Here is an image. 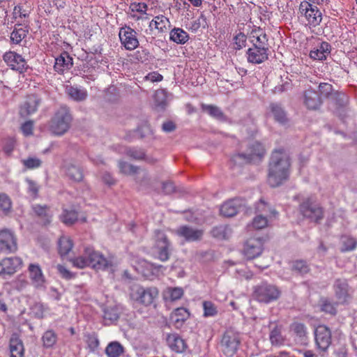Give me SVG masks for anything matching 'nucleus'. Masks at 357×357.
Masks as SVG:
<instances>
[{"mask_svg": "<svg viewBox=\"0 0 357 357\" xmlns=\"http://www.w3.org/2000/svg\"><path fill=\"white\" fill-rule=\"evenodd\" d=\"M290 165L289 156L283 148L272 152L268 174V183L271 187H278L288 179Z\"/></svg>", "mask_w": 357, "mask_h": 357, "instance_id": "nucleus-1", "label": "nucleus"}, {"mask_svg": "<svg viewBox=\"0 0 357 357\" xmlns=\"http://www.w3.org/2000/svg\"><path fill=\"white\" fill-rule=\"evenodd\" d=\"M73 266L84 268L91 266L96 271H107L112 268L113 264L112 260L104 257L102 254L94 250L93 248H84L82 255L72 259Z\"/></svg>", "mask_w": 357, "mask_h": 357, "instance_id": "nucleus-2", "label": "nucleus"}, {"mask_svg": "<svg viewBox=\"0 0 357 357\" xmlns=\"http://www.w3.org/2000/svg\"><path fill=\"white\" fill-rule=\"evenodd\" d=\"M72 121L69 109L61 106L51 120L50 128L56 135H62L68 131Z\"/></svg>", "mask_w": 357, "mask_h": 357, "instance_id": "nucleus-3", "label": "nucleus"}, {"mask_svg": "<svg viewBox=\"0 0 357 357\" xmlns=\"http://www.w3.org/2000/svg\"><path fill=\"white\" fill-rule=\"evenodd\" d=\"M241 342V340L238 332L231 328L227 329L220 341V349L225 356L232 357L238 350Z\"/></svg>", "mask_w": 357, "mask_h": 357, "instance_id": "nucleus-4", "label": "nucleus"}, {"mask_svg": "<svg viewBox=\"0 0 357 357\" xmlns=\"http://www.w3.org/2000/svg\"><path fill=\"white\" fill-rule=\"evenodd\" d=\"M299 210L304 218L315 223H319L324 217V208L312 197L301 203Z\"/></svg>", "mask_w": 357, "mask_h": 357, "instance_id": "nucleus-5", "label": "nucleus"}, {"mask_svg": "<svg viewBox=\"0 0 357 357\" xmlns=\"http://www.w3.org/2000/svg\"><path fill=\"white\" fill-rule=\"evenodd\" d=\"M281 295L280 289L272 284L261 282L254 287L253 298L260 303H269L277 301Z\"/></svg>", "mask_w": 357, "mask_h": 357, "instance_id": "nucleus-6", "label": "nucleus"}, {"mask_svg": "<svg viewBox=\"0 0 357 357\" xmlns=\"http://www.w3.org/2000/svg\"><path fill=\"white\" fill-rule=\"evenodd\" d=\"M158 296V290L156 287L144 288L143 287L135 284L130 287V298L145 306L153 303L154 299Z\"/></svg>", "mask_w": 357, "mask_h": 357, "instance_id": "nucleus-7", "label": "nucleus"}, {"mask_svg": "<svg viewBox=\"0 0 357 357\" xmlns=\"http://www.w3.org/2000/svg\"><path fill=\"white\" fill-rule=\"evenodd\" d=\"M153 248L157 255V258L159 260L166 261L169 259L172 245L167 235L164 232L161 231H156L155 232V244Z\"/></svg>", "mask_w": 357, "mask_h": 357, "instance_id": "nucleus-8", "label": "nucleus"}, {"mask_svg": "<svg viewBox=\"0 0 357 357\" xmlns=\"http://www.w3.org/2000/svg\"><path fill=\"white\" fill-rule=\"evenodd\" d=\"M299 11L312 26H317L322 20V14L317 6L307 1H303L300 4Z\"/></svg>", "mask_w": 357, "mask_h": 357, "instance_id": "nucleus-9", "label": "nucleus"}, {"mask_svg": "<svg viewBox=\"0 0 357 357\" xmlns=\"http://www.w3.org/2000/svg\"><path fill=\"white\" fill-rule=\"evenodd\" d=\"M314 340L317 349L326 352L332 342L331 329L325 325H319L314 330Z\"/></svg>", "mask_w": 357, "mask_h": 357, "instance_id": "nucleus-10", "label": "nucleus"}, {"mask_svg": "<svg viewBox=\"0 0 357 357\" xmlns=\"http://www.w3.org/2000/svg\"><path fill=\"white\" fill-rule=\"evenodd\" d=\"M137 32L128 26L125 25L119 29V37L121 45L126 50H134L139 46Z\"/></svg>", "mask_w": 357, "mask_h": 357, "instance_id": "nucleus-11", "label": "nucleus"}, {"mask_svg": "<svg viewBox=\"0 0 357 357\" xmlns=\"http://www.w3.org/2000/svg\"><path fill=\"white\" fill-rule=\"evenodd\" d=\"M265 154V149L262 144L259 142H252L249 144L246 152L241 153L238 157L245 160L247 162H252L260 160Z\"/></svg>", "mask_w": 357, "mask_h": 357, "instance_id": "nucleus-12", "label": "nucleus"}, {"mask_svg": "<svg viewBox=\"0 0 357 357\" xmlns=\"http://www.w3.org/2000/svg\"><path fill=\"white\" fill-rule=\"evenodd\" d=\"M17 249L16 238L8 229L0 231V252L6 254L14 252Z\"/></svg>", "mask_w": 357, "mask_h": 357, "instance_id": "nucleus-13", "label": "nucleus"}, {"mask_svg": "<svg viewBox=\"0 0 357 357\" xmlns=\"http://www.w3.org/2000/svg\"><path fill=\"white\" fill-rule=\"evenodd\" d=\"M245 200L234 198L225 202L220 208V213L225 217H233L245 208Z\"/></svg>", "mask_w": 357, "mask_h": 357, "instance_id": "nucleus-14", "label": "nucleus"}, {"mask_svg": "<svg viewBox=\"0 0 357 357\" xmlns=\"http://www.w3.org/2000/svg\"><path fill=\"white\" fill-rule=\"evenodd\" d=\"M3 58L11 69L19 71L20 73L24 72L27 68L25 59L20 54L15 52L5 53Z\"/></svg>", "mask_w": 357, "mask_h": 357, "instance_id": "nucleus-15", "label": "nucleus"}, {"mask_svg": "<svg viewBox=\"0 0 357 357\" xmlns=\"http://www.w3.org/2000/svg\"><path fill=\"white\" fill-rule=\"evenodd\" d=\"M176 234L184 238L188 242H195L202 239L204 230L188 225H183L176 230Z\"/></svg>", "mask_w": 357, "mask_h": 357, "instance_id": "nucleus-16", "label": "nucleus"}, {"mask_svg": "<svg viewBox=\"0 0 357 357\" xmlns=\"http://www.w3.org/2000/svg\"><path fill=\"white\" fill-rule=\"evenodd\" d=\"M22 264L20 257H7L0 261V275L5 277L6 275H13Z\"/></svg>", "mask_w": 357, "mask_h": 357, "instance_id": "nucleus-17", "label": "nucleus"}, {"mask_svg": "<svg viewBox=\"0 0 357 357\" xmlns=\"http://www.w3.org/2000/svg\"><path fill=\"white\" fill-rule=\"evenodd\" d=\"M323 101L317 91L310 88L303 93V104L310 110H317L322 105Z\"/></svg>", "mask_w": 357, "mask_h": 357, "instance_id": "nucleus-18", "label": "nucleus"}, {"mask_svg": "<svg viewBox=\"0 0 357 357\" xmlns=\"http://www.w3.org/2000/svg\"><path fill=\"white\" fill-rule=\"evenodd\" d=\"M41 102V98L36 94L28 96L20 108V115L25 117L35 113L38 110Z\"/></svg>", "mask_w": 357, "mask_h": 357, "instance_id": "nucleus-19", "label": "nucleus"}, {"mask_svg": "<svg viewBox=\"0 0 357 357\" xmlns=\"http://www.w3.org/2000/svg\"><path fill=\"white\" fill-rule=\"evenodd\" d=\"M264 242L261 238H250L244 246V254L248 259H254L262 252Z\"/></svg>", "mask_w": 357, "mask_h": 357, "instance_id": "nucleus-20", "label": "nucleus"}, {"mask_svg": "<svg viewBox=\"0 0 357 357\" xmlns=\"http://www.w3.org/2000/svg\"><path fill=\"white\" fill-rule=\"evenodd\" d=\"M63 171L66 176L75 182H81L84 178L82 167L75 162H67L63 165Z\"/></svg>", "mask_w": 357, "mask_h": 357, "instance_id": "nucleus-21", "label": "nucleus"}, {"mask_svg": "<svg viewBox=\"0 0 357 357\" xmlns=\"http://www.w3.org/2000/svg\"><path fill=\"white\" fill-rule=\"evenodd\" d=\"M268 50L259 47H252L248 50V61L254 64H259L268 59Z\"/></svg>", "mask_w": 357, "mask_h": 357, "instance_id": "nucleus-22", "label": "nucleus"}, {"mask_svg": "<svg viewBox=\"0 0 357 357\" xmlns=\"http://www.w3.org/2000/svg\"><path fill=\"white\" fill-rule=\"evenodd\" d=\"M28 270L33 285L36 288L43 287L45 280L40 266L38 264H30Z\"/></svg>", "mask_w": 357, "mask_h": 357, "instance_id": "nucleus-23", "label": "nucleus"}, {"mask_svg": "<svg viewBox=\"0 0 357 357\" xmlns=\"http://www.w3.org/2000/svg\"><path fill=\"white\" fill-rule=\"evenodd\" d=\"M166 341L169 347L176 353L185 351L187 344L177 333H170L167 335Z\"/></svg>", "mask_w": 357, "mask_h": 357, "instance_id": "nucleus-24", "label": "nucleus"}, {"mask_svg": "<svg viewBox=\"0 0 357 357\" xmlns=\"http://www.w3.org/2000/svg\"><path fill=\"white\" fill-rule=\"evenodd\" d=\"M10 357H24V347L22 340L17 333H13L9 341Z\"/></svg>", "mask_w": 357, "mask_h": 357, "instance_id": "nucleus-25", "label": "nucleus"}, {"mask_svg": "<svg viewBox=\"0 0 357 357\" xmlns=\"http://www.w3.org/2000/svg\"><path fill=\"white\" fill-rule=\"evenodd\" d=\"M270 113L275 121L284 125L288 123L287 112L281 104L278 102H271L269 105Z\"/></svg>", "mask_w": 357, "mask_h": 357, "instance_id": "nucleus-26", "label": "nucleus"}, {"mask_svg": "<svg viewBox=\"0 0 357 357\" xmlns=\"http://www.w3.org/2000/svg\"><path fill=\"white\" fill-rule=\"evenodd\" d=\"M189 317L190 312L186 308L178 307L172 313L170 319L173 326L179 329Z\"/></svg>", "mask_w": 357, "mask_h": 357, "instance_id": "nucleus-27", "label": "nucleus"}, {"mask_svg": "<svg viewBox=\"0 0 357 357\" xmlns=\"http://www.w3.org/2000/svg\"><path fill=\"white\" fill-rule=\"evenodd\" d=\"M73 65V58L68 53L63 52L55 59L54 68L57 73L62 74L66 70L70 69Z\"/></svg>", "mask_w": 357, "mask_h": 357, "instance_id": "nucleus-28", "label": "nucleus"}, {"mask_svg": "<svg viewBox=\"0 0 357 357\" xmlns=\"http://www.w3.org/2000/svg\"><path fill=\"white\" fill-rule=\"evenodd\" d=\"M253 47H259L269 50L268 36L261 29L253 30L251 33Z\"/></svg>", "mask_w": 357, "mask_h": 357, "instance_id": "nucleus-29", "label": "nucleus"}, {"mask_svg": "<svg viewBox=\"0 0 357 357\" xmlns=\"http://www.w3.org/2000/svg\"><path fill=\"white\" fill-rule=\"evenodd\" d=\"M331 52V45L327 42L319 43L310 52V56L314 60H324Z\"/></svg>", "mask_w": 357, "mask_h": 357, "instance_id": "nucleus-30", "label": "nucleus"}, {"mask_svg": "<svg viewBox=\"0 0 357 357\" xmlns=\"http://www.w3.org/2000/svg\"><path fill=\"white\" fill-rule=\"evenodd\" d=\"M334 290L337 298L342 301H346L349 296V286L345 279H337L334 283Z\"/></svg>", "mask_w": 357, "mask_h": 357, "instance_id": "nucleus-31", "label": "nucleus"}, {"mask_svg": "<svg viewBox=\"0 0 357 357\" xmlns=\"http://www.w3.org/2000/svg\"><path fill=\"white\" fill-rule=\"evenodd\" d=\"M32 210L43 225H46L50 223L52 214L49 206L47 205L36 204L32 206Z\"/></svg>", "mask_w": 357, "mask_h": 357, "instance_id": "nucleus-32", "label": "nucleus"}, {"mask_svg": "<svg viewBox=\"0 0 357 357\" xmlns=\"http://www.w3.org/2000/svg\"><path fill=\"white\" fill-rule=\"evenodd\" d=\"M66 93L72 100L76 102L84 101L88 96L86 89L72 85H67L66 86Z\"/></svg>", "mask_w": 357, "mask_h": 357, "instance_id": "nucleus-33", "label": "nucleus"}, {"mask_svg": "<svg viewBox=\"0 0 357 357\" xmlns=\"http://www.w3.org/2000/svg\"><path fill=\"white\" fill-rule=\"evenodd\" d=\"M329 100L337 109H343L347 107L349 102V97L342 91H335L329 98Z\"/></svg>", "mask_w": 357, "mask_h": 357, "instance_id": "nucleus-34", "label": "nucleus"}, {"mask_svg": "<svg viewBox=\"0 0 357 357\" xmlns=\"http://www.w3.org/2000/svg\"><path fill=\"white\" fill-rule=\"evenodd\" d=\"M149 26L155 28L160 33L166 32L169 26L170 22L169 19L164 15H158L154 17L149 24Z\"/></svg>", "mask_w": 357, "mask_h": 357, "instance_id": "nucleus-35", "label": "nucleus"}, {"mask_svg": "<svg viewBox=\"0 0 357 357\" xmlns=\"http://www.w3.org/2000/svg\"><path fill=\"white\" fill-rule=\"evenodd\" d=\"M202 109L204 112L208 113L213 118L216 119L217 120L225 122L227 121V117L220 107L213 105H202Z\"/></svg>", "mask_w": 357, "mask_h": 357, "instance_id": "nucleus-36", "label": "nucleus"}, {"mask_svg": "<svg viewBox=\"0 0 357 357\" xmlns=\"http://www.w3.org/2000/svg\"><path fill=\"white\" fill-rule=\"evenodd\" d=\"M120 310L117 306H109L104 310L103 319L105 325H110L116 321L120 315Z\"/></svg>", "mask_w": 357, "mask_h": 357, "instance_id": "nucleus-37", "label": "nucleus"}, {"mask_svg": "<svg viewBox=\"0 0 357 357\" xmlns=\"http://www.w3.org/2000/svg\"><path fill=\"white\" fill-rule=\"evenodd\" d=\"M125 352L123 346L117 341L109 342L105 348L107 357H120Z\"/></svg>", "mask_w": 357, "mask_h": 357, "instance_id": "nucleus-38", "label": "nucleus"}, {"mask_svg": "<svg viewBox=\"0 0 357 357\" xmlns=\"http://www.w3.org/2000/svg\"><path fill=\"white\" fill-rule=\"evenodd\" d=\"M189 38V34L181 28H174L169 33V39L177 44H185Z\"/></svg>", "mask_w": 357, "mask_h": 357, "instance_id": "nucleus-39", "label": "nucleus"}, {"mask_svg": "<svg viewBox=\"0 0 357 357\" xmlns=\"http://www.w3.org/2000/svg\"><path fill=\"white\" fill-rule=\"evenodd\" d=\"M73 247L71 238L67 236H62L58 241V250L61 257L67 255Z\"/></svg>", "mask_w": 357, "mask_h": 357, "instance_id": "nucleus-40", "label": "nucleus"}, {"mask_svg": "<svg viewBox=\"0 0 357 357\" xmlns=\"http://www.w3.org/2000/svg\"><path fill=\"white\" fill-rule=\"evenodd\" d=\"M269 339L272 345L280 346L284 344V337L282 335V326L275 325L270 331Z\"/></svg>", "mask_w": 357, "mask_h": 357, "instance_id": "nucleus-41", "label": "nucleus"}, {"mask_svg": "<svg viewBox=\"0 0 357 357\" xmlns=\"http://www.w3.org/2000/svg\"><path fill=\"white\" fill-rule=\"evenodd\" d=\"M291 330L300 339L302 344L307 345V328L303 324L294 323L291 325Z\"/></svg>", "mask_w": 357, "mask_h": 357, "instance_id": "nucleus-42", "label": "nucleus"}, {"mask_svg": "<svg viewBox=\"0 0 357 357\" xmlns=\"http://www.w3.org/2000/svg\"><path fill=\"white\" fill-rule=\"evenodd\" d=\"M291 269L301 275L308 273L310 268L307 262L303 259H297L291 262Z\"/></svg>", "mask_w": 357, "mask_h": 357, "instance_id": "nucleus-43", "label": "nucleus"}, {"mask_svg": "<svg viewBox=\"0 0 357 357\" xmlns=\"http://www.w3.org/2000/svg\"><path fill=\"white\" fill-rule=\"evenodd\" d=\"M341 243H342V248H341L342 252L354 250L357 247V240L351 236H347V235L342 236H341Z\"/></svg>", "mask_w": 357, "mask_h": 357, "instance_id": "nucleus-44", "label": "nucleus"}, {"mask_svg": "<svg viewBox=\"0 0 357 357\" xmlns=\"http://www.w3.org/2000/svg\"><path fill=\"white\" fill-rule=\"evenodd\" d=\"M137 132L140 139H147L149 140L155 139L153 131L147 122H144L139 126Z\"/></svg>", "mask_w": 357, "mask_h": 357, "instance_id": "nucleus-45", "label": "nucleus"}, {"mask_svg": "<svg viewBox=\"0 0 357 357\" xmlns=\"http://www.w3.org/2000/svg\"><path fill=\"white\" fill-rule=\"evenodd\" d=\"M42 341L44 347H52L57 341V335L54 331L48 330L43 335Z\"/></svg>", "mask_w": 357, "mask_h": 357, "instance_id": "nucleus-46", "label": "nucleus"}, {"mask_svg": "<svg viewBox=\"0 0 357 357\" xmlns=\"http://www.w3.org/2000/svg\"><path fill=\"white\" fill-rule=\"evenodd\" d=\"M183 295V290L180 287H168L165 292V298L171 301L180 299Z\"/></svg>", "mask_w": 357, "mask_h": 357, "instance_id": "nucleus-47", "label": "nucleus"}, {"mask_svg": "<svg viewBox=\"0 0 357 357\" xmlns=\"http://www.w3.org/2000/svg\"><path fill=\"white\" fill-rule=\"evenodd\" d=\"M61 220L66 225H73L77 220V213L74 210L64 209L61 215Z\"/></svg>", "mask_w": 357, "mask_h": 357, "instance_id": "nucleus-48", "label": "nucleus"}, {"mask_svg": "<svg viewBox=\"0 0 357 357\" xmlns=\"http://www.w3.org/2000/svg\"><path fill=\"white\" fill-rule=\"evenodd\" d=\"M204 317H214L218 314V308L216 305L209 301L203 302Z\"/></svg>", "mask_w": 357, "mask_h": 357, "instance_id": "nucleus-49", "label": "nucleus"}, {"mask_svg": "<svg viewBox=\"0 0 357 357\" xmlns=\"http://www.w3.org/2000/svg\"><path fill=\"white\" fill-rule=\"evenodd\" d=\"M27 31L20 27H15L10 34V40L15 44H19L26 36Z\"/></svg>", "mask_w": 357, "mask_h": 357, "instance_id": "nucleus-50", "label": "nucleus"}, {"mask_svg": "<svg viewBox=\"0 0 357 357\" xmlns=\"http://www.w3.org/2000/svg\"><path fill=\"white\" fill-rule=\"evenodd\" d=\"M320 95L324 98L329 99L335 91L333 89V86L326 82H321L318 86Z\"/></svg>", "mask_w": 357, "mask_h": 357, "instance_id": "nucleus-51", "label": "nucleus"}, {"mask_svg": "<svg viewBox=\"0 0 357 357\" xmlns=\"http://www.w3.org/2000/svg\"><path fill=\"white\" fill-rule=\"evenodd\" d=\"M154 101L157 107L162 109L165 108L167 105V96L164 90H157L154 95Z\"/></svg>", "mask_w": 357, "mask_h": 357, "instance_id": "nucleus-52", "label": "nucleus"}, {"mask_svg": "<svg viewBox=\"0 0 357 357\" xmlns=\"http://www.w3.org/2000/svg\"><path fill=\"white\" fill-rule=\"evenodd\" d=\"M145 151L142 149L139 148H129L126 150V155L137 160H142L144 158L145 156Z\"/></svg>", "mask_w": 357, "mask_h": 357, "instance_id": "nucleus-53", "label": "nucleus"}, {"mask_svg": "<svg viewBox=\"0 0 357 357\" xmlns=\"http://www.w3.org/2000/svg\"><path fill=\"white\" fill-rule=\"evenodd\" d=\"M119 167L121 173L130 175L137 174L139 169L137 167L128 164L124 161H120L119 162Z\"/></svg>", "mask_w": 357, "mask_h": 357, "instance_id": "nucleus-54", "label": "nucleus"}, {"mask_svg": "<svg viewBox=\"0 0 357 357\" xmlns=\"http://www.w3.org/2000/svg\"><path fill=\"white\" fill-rule=\"evenodd\" d=\"M256 211L260 213L259 215H264L266 216H268L269 213L273 214L274 215L277 213L275 210H271L268 204L262 199H260L257 204Z\"/></svg>", "mask_w": 357, "mask_h": 357, "instance_id": "nucleus-55", "label": "nucleus"}, {"mask_svg": "<svg viewBox=\"0 0 357 357\" xmlns=\"http://www.w3.org/2000/svg\"><path fill=\"white\" fill-rule=\"evenodd\" d=\"M86 342L91 352H94L99 347V340L96 334H89Z\"/></svg>", "mask_w": 357, "mask_h": 357, "instance_id": "nucleus-56", "label": "nucleus"}, {"mask_svg": "<svg viewBox=\"0 0 357 357\" xmlns=\"http://www.w3.org/2000/svg\"><path fill=\"white\" fill-rule=\"evenodd\" d=\"M227 227L225 225H219L213 227L211 231V235L219 239H224L227 237Z\"/></svg>", "mask_w": 357, "mask_h": 357, "instance_id": "nucleus-57", "label": "nucleus"}, {"mask_svg": "<svg viewBox=\"0 0 357 357\" xmlns=\"http://www.w3.org/2000/svg\"><path fill=\"white\" fill-rule=\"evenodd\" d=\"M12 207V202L9 197L4 194H0V209L5 213L10 211Z\"/></svg>", "mask_w": 357, "mask_h": 357, "instance_id": "nucleus-58", "label": "nucleus"}, {"mask_svg": "<svg viewBox=\"0 0 357 357\" xmlns=\"http://www.w3.org/2000/svg\"><path fill=\"white\" fill-rule=\"evenodd\" d=\"M267 217L264 215H257L253 220L252 225L257 229H261L268 225Z\"/></svg>", "mask_w": 357, "mask_h": 357, "instance_id": "nucleus-59", "label": "nucleus"}, {"mask_svg": "<svg viewBox=\"0 0 357 357\" xmlns=\"http://www.w3.org/2000/svg\"><path fill=\"white\" fill-rule=\"evenodd\" d=\"M134 58L142 63L147 61L150 58V52L148 50L141 47L139 50L135 52Z\"/></svg>", "mask_w": 357, "mask_h": 357, "instance_id": "nucleus-60", "label": "nucleus"}, {"mask_svg": "<svg viewBox=\"0 0 357 357\" xmlns=\"http://www.w3.org/2000/svg\"><path fill=\"white\" fill-rule=\"evenodd\" d=\"M246 40L247 37L243 33L240 32L239 33H238L234 38V49L236 50H239L243 47H245Z\"/></svg>", "mask_w": 357, "mask_h": 357, "instance_id": "nucleus-61", "label": "nucleus"}, {"mask_svg": "<svg viewBox=\"0 0 357 357\" xmlns=\"http://www.w3.org/2000/svg\"><path fill=\"white\" fill-rule=\"evenodd\" d=\"M24 166L27 169L38 168L41 165V160L37 158H28L22 160Z\"/></svg>", "mask_w": 357, "mask_h": 357, "instance_id": "nucleus-62", "label": "nucleus"}, {"mask_svg": "<svg viewBox=\"0 0 357 357\" xmlns=\"http://www.w3.org/2000/svg\"><path fill=\"white\" fill-rule=\"evenodd\" d=\"M56 269L60 274V275L66 279V280H70L75 277V274L68 271L65 266L62 265H57Z\"/></svg>", "mask_w": 357, "mask_h": 357, "instance_id": "nucleus-63", "label": "nucleus"}, {"mask_svg": "<svg viewBox=\"0 0 357 357\" xmlns=\"http://www.w3.org/2000/svg\"><path fill=\"white\" fill-rule=\"evenodd\" d=\"M321 311L328 313L330 314L334 315L336 314L335 307L328 300H324L322 301V303L321 305Z\"/></svg>", "mask_w": 357, "mask_h": 357, "instance_id": "nucleus-64", "label": "nucleus"}]
</instances>
